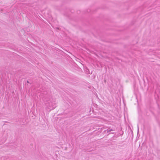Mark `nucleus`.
Returning <instances> with one entry per match:
<instances>
[{"mask_svg": "<svg viewBox=\"0 0 160 160\" xmlns=\"http://www.w3.org/2000/svg\"><path fill=\"white\" fill-rule=\"evenodd\" d=\"M27 82L28 83H29V81H27Z\"/></svg>", "mask_w": 160, "mask_h": 160, "instance_id": "obj_5", "label": "nucleus"}, {"mask_svg": "<svg viewBox=\"0 0 160 160\" xmlns=\"http://www.w3.org/2000/svg\"><path fill=\"white\" fill-rule=\"evenodd\" d=\"M86 69L87 70H86V72H88V71H89V70L88 69L86 68Z\"/></svg>", "mask_w": 160, "mask_h": 160, "instance_id": "obj_4", "label": "nucleus"}, {"mask_svg": "<svg viewBox=\"0 0 160 160\" xmlns=\"http://www.w3.org/2000/svg\"><path fill=\"white\" fill-rule=\"evenodd\" d=\"M86 69L87 70H86V72H88V71H89V70L88 69L86 68Z\"/></svg>", "mask_w": 160, "mask_h": 160, "instance_id": "obj_2", "label": "nucleus"}, {"mask_svg": "<svg viewBox=\"0 0 160 160\" xmlns=\"http://www.w3.org/2000/svg\"><path fill=\"white\" fill-rule=\"evenodd\" d=\"M86 69L87 70H86V72H88V71H89V70L88 69L86 68Z\"/></svg>", "mask_w": 160, "mask_h": 160, "instance_id": "obj_3", "label": "nucleus"}, {"mask_svg": "<svg viewBox=\"0 0 160 160\" xmlns=\"http://www.w3.org/2000/svg\"><path fill=\"white\" fill-rule=\"evenodd\" d=\"M107 132H110L111 131H114V130L112 129H109V130H108V129H107Z\"/></svg>", "mask_w": 160, "mask_h": 160, "instance_id": "obj_1", "label": "nucleus"}, {"mask_svg": "<svg viewBox=\"0 0 160 160\" xmlns=\"http://www.w3.org/2000/svg\"><path fill=\"white\" fill-rule=\"evenodd\" d=\"M113 133H114L113 132H111V133H110L109 134H111H111H113Z\"/></svg>", "mask_w": 160, "mask_h": 160, "instance_id": "obj_6", "label": "nucleus"}]
</instances>
